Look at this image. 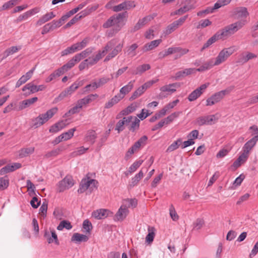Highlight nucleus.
<instances>
[{
    "label": "nucleus",
    "mask_w": 258,
    "mask_h": 258,
    "mask_svg": "<svg viewBox=\"0 0 258 258\" xmlns=\"http://www.w3.org/2000/svg\"><path fill=\"white\" fill-rule=\"evenodd\" d=\"M178 27L176 25V24L173 22L170 25H168L165 31V33L166 34H169L174 31H175L176 29H177Z\"/></svg>",
    "instance_id": "obj_63"
},
{
    "label": "nucleus",
    "mask_w": 258,
    "mask_h": 258,
    "mask_svg": "<svg viewBox=\"0 0 258 258\" xmlns=\"http://www.w3.org/2000/svg\"><path fill=\"white\" fill-rule=\"evenodd\" d=\"M98 97V95L97 94H90L78 100L76 104L66 113L65 116H69L71 114L79 112L84 106L94 101Z\"/></svg>",
    "instance_id": "obj_3"
},
{
    "label": "nucleus",
    "mask_w": 258,
    "mask_h": 258,
    "mask_svg": "<svg viewBox=\"0 0 258 258\" xmlns=\"http://www.w3.org/2000/svg\"><path fill=\"white\" fill-rule=\"evenodd\" d=\"M93 51V48H88L85 50L82 51L81 53H78L75 56L77 57L79 61L82 60V59L86 57L89 54H90Z\"/></svg>",
    "instance_id": "obj_47"
},
{
    "label": "nucleus",
    "mask_w": 258,
    "mask_h": 258,
    "mask_svg": "<svg viewBox=\"0 0 258 258\" xmlns=\"http://www.w3.org/2000/svg\"><path fill=\"white\" fill-rule=\"evenodd\" d=\"M97 138V135L95 132L93 130H89L87 132L85 140L87 142H89L91 144H94Z\"/></svg>",
    "instance_id": "obj_42"
},
{
    "label": "nucleus",
    "mask_w": 258,
    "mask_h": 258,
    "mask_svg": "<svg viewBox=\"0 0 258 258\" xmlns=\"http://www.w3.org/2000/svg\"><path fill=\"white\" fill-rule=\"evenodd\" d=\"M143 160H139L134 162L129 167L127 171L124 173L125 175L127 176L128 174H131L132 173L135 172L137 169L142 165Z\"/></svg>",
    "instance_id": "obj_39"
},
{
    "label": "nucleus",
    "mask_w": 258,
    "mask_h": 258,
    "mask_svg": "<svg viewBox=\"0 0 258 258\" xmlns=\"http://www.w3.org/2000/svg\"><path fill=\"white\" fill-rule=\"evenodd\" d=\"M169 214L171 219L173 221H177L179 218V217L172 205H171L169 208Z\"/></svg>",
    "instance_id": "obj_59"
},
{
    "label": "nucleus",
    "mask_w": 258,
    "mask_h": 258,
    "mask_svg": "<svg viewBox=\"0 0 258 258\" xmlns=\"http://www.w3.org/2000/svg\"><path fill=\"white\" fill-rule=\"evenodd\" d=\"M197 72V69L195 68L185 69L176 72L174 76V79L176 80H179L189 75L195 74Z\"/></svg>",
    "instance_id": "obj_20"
},
{
    "label": "nucleus",
    "mask_w": 258,
    "mask_h": 258,
    "mask_svg": "<svg viewBox=\"0 0 258 258\" xmlns=\"http://www.w3.org/2000/svg\"><path fill=\"white\" fill-rule=\"evenodd\" d=\"M181 143V140L180 139H178L176 141L174 142L172 144H171L167 148V152H171L177 149L180 144Z\"/></svg>",
    "instance_id": "obj_55"
},
{
    "label": "nucleus",
    "mask_w": 258,
    "mask_h": 258,
    "mask_svg": "<svg viewBox=\"0 0 258 258\" xmlns=\"http://www.w3.org/2000/svg\"><path fill=\"white\" fill-rule=\"evenodd\" d=\"M34 151V147L22 148L18 151V155L19 158H22L33 154Z\"/></svg>",
    "instance_id": "obj_34"
},
{
    "label": "nucleus",
    "mask_w": 258,
    "mask_h": 258,
    "mask_svg": "<svg viewBox=\"0 0 258 258\" xmlns=\"http://www.w3.org/2000/svg\"><path fill=\"white\" fill-rule=\"evenodd\" d=\"M20 49H21L20 46H12L8 49H7L5 51V52L4 53V57L6 58V57H7L8 56H9V55H12L14 53L17 52Z\"/></svg>",
    "instance_id": "obj_46"
},
{
    "label": "nucleus",
    "mask_w": 258,
    "mask_h": 258,
    "mask_svg": "<svg viewBox=\"0 0 258 258\" xmlns=\"http://www.w3.org/2000/svg\"><path fill=\"white\" fill-rule=\"evenodd\" d=\"M123 47L122 44H118L114 49L113 50L109 53L106 57L104 59V61H108L110 59L113 58L115 56L117 55V54L120 52L122 50V48Z\"/></svg>",
    "instance_id": "obj_35"
},
{
    "label": "nucleus",
    "mask_w": 258,
    "mask_h": 258,
    "mask_svg": "<svg viewBox=\"0 0 258 258\" xmlns=\"http://www.w3.org/2000/svg\"><path fill=\"white\" fill-rule=\"evenodd\" d=\"M38 100L37 97H34L30 99L24 100L20 102L19 110L24 109L34 103Z\"/></svg>",
    "instance_id": "obj_31"
},
{
    "label": "nucleus",
    "mask_w": 258,
    "mask_h": 258,
    "mask_svg": "<svg viewBox=\"0 0 258 258\" xmlns=\"http://www.w3.org/2000/svg\"><path fill=\"white\" fill-rule=\"evenodd\" d=\"M153 19V17L150 16H146L142 19H140L134 27V31H136L139 30L140 28L145 25L148 22L150 21Z\"/></svg>",
    "instance_id": "obj_33"
},
{
    "label": "nucleus",
    "mask_w": 258,
    "mask_h": 258,
    "mask_svg": "<svg viewBox=\"0 0 258 258\" xmlns=\"http://www.w3.org/2000/svg\"><path fill=\"white\" fill-rule=\"evenodd\" d=\"M88 239L89 238L87 235L79 233H75L71 238V241L76 243L86 242Z\"/></svg>",
    "instance_id": "obj_32"
},
{
    "label": "nucleus",
    "mask_w": 258,
    "mask_h": 258,
    "mask_svg": "<svg viewBox=\"0 0 258 258\" xmlns=\"http://www.w3.org/2000/svg\"><path fill=\"white\" fill-rule=\"evenodd\" d=\"M61 151L62 150L59 148L56 149L55 150H52L51 151L47 153L45 155V157L46 158L55 157L59 155Z\"/></svg>",
    "instance_id": "obj_60"
},
{
    "label": "nucleus",
    "mask_w": 258,
    "mask_h": 258,
    "mask_svg": "<svg viewBox=\"0 0 258 258\" xmlns=\"http://www.w3.org/2000/svg\"><path fill=\"white\" fill-rule=\"evenodd\" d=\"M80 61L77 57L75 55L70 60H69L66 64L62 66L63 69L66 72L72 69L77 63Z\"/></svg>",
    "instance_id": "obj_41"
},
{
    "label": "nucleus",
    "mask_w": 258,
    "mask_h": 258,
    "mask_svg": "<svg viewBox=\"0 0 258 258\" xmlns=\"http://www.w3.org/2000/svg\"><path fill=\"white\" fill-rule=\"evenodd\" d=\"M57 111L58 108L54 107L48 110L44 113L40 114L38 116L32 120V126L35 128L41 126L49 119L51 118Z\"/></svg>",
    "instance_id": "obj_4"
},
{
    "label": "nucleus",
    "mask_w": 258,
    "mask_h": 258,
    "mask_svg": "<svg viewBox=\"0 0 258 258\" xmlns=\"http://www.w3.org/2000/svg\"><path fill=\"white\" fill-rule=\"evenodd\" d=\"M222 38L221 35H220V33H217L215 35H214L212 37L209 38L206 43L203 46L202 48V50L209 47L214 43H215L217 40L219 39Z\"/></svg>",
    "instance_id": "obj_36"
},
{
    "label": "nucleus",
    "mask_w": 258,
    "mask_h": 258,
    "mask_svg": "<svg viewBox=\"0 0 258 258\" xmlns=\"http://www.w3.org/2000/svg\"><path fill=\"white\" fill-rule=\"evenodd\" d=\"M258 141V135H255L250 140L248 141L243 147V153L249 156V153L251 149L255 145Z\"/></svg>",
    "instance_id": "obj_15"
},
{
    "label": "nucleus",
    "mask_w": 258,
    "mask_h": 258,
    "mask_svg": "<svg viewBox=\"0 0 258 258\" xmlns=\"http://www.w3.org/2000/svg\"><path fill=\"white\" fill-rule=\"evenodd\" d=\"M83 17V15H76L73 19H72L64 27V29H67L73 25L75 24L78 21Z\"/></svg>",
    "instance_id": "obj_53"
},
{
    "label": "nucleus",
    "mask_w": 258,
    "mask_h": 258,
    "mask_svg": "<svg viewBox=\"0 0 258 258\" xmlns=\"http://www.w3.org/2000/svg\"><path fill=\"white\" fill-rule=\"evenodd\" d=\"M196 2L195 0H186L185 5L177 10L172 12L171 15H181L186 12L194 9L196 7Z\"/></svg>",
    "instance_id": "obj_10"
},
{
    "label": "nucleus",
    "mask_w": 258,
    "mask_h": 258,
    "mask_svg": "<svg viewBox=\"0 0 258 258\" xmlns=\"http://www.w3.org/2000/svg\"><path fill=\"white\" fill-rule=\"evenodd\" d=\"M218 66L215 59L212 58L203 64L199 68L196 69L197 72H204L212 68L214 66Z\"/></svg>",
    "instance_id": "obj_22"
},
{
    "label": "nucleus",
    "mask_w": 258,
    "mask_h": 258,
    "mask_svg": "<svg viewBox=\"0 0 258 258\" xmlns=\"http://www.w3.org/2000/svg\"><path fill=\"white\" fill-rule=\"evenodd\" d=\"M209 85V83L203 84L193 91L188 96V101L191 102L196 100L203 94Z\"/></svg>",
    "instance_id": "obj_11"
},
{
    "label": "nucleus",
    "mask_w": 258,
    "mask_h": 258,
    "mask_svg": "<svg viewBox=\"0 0 258 258\" xmlns=\"http://www.w3.org/2000/svg\"><path fill=\"white\" fill-rule=\"evenodd\" d=\"M148 234L146 237V242L148 243H151L154 240L155 233V228L153 227H149L148 229Z\"/></svg>",
    "instance_id": "obj_44"
},
{
    "label": "nucleus",
    "mask_w": 258,
    "mask_h": 258,
    "mask_svg": "<svg viewBox=\"0 0 258 258\" xmlns=\"http://www.w3.org/2000/svg\"><path fill=\"white\" fill-rule=\"evenodd\" d=\"M147 140L148 137L146 136H143L134 143L132 147L135 152H138L142 147H144L146 144Z\"/></svg>",
    "instance_id": "obj_28"
},
{
    "label": "nucleus",
    "mask_w": 258,
    "mask_h": 258,
    "mask_svg": "<svg viewBox=\"0 0 258 258\" xmlns=\"http://www.w3.org/2000/svg\"><path fill=\"white\" fill-rule=\"evenodd\" d=\"M133 118V117L132 116L124 117L116 123L115 130L117 131L118 133H119L124 129V125H127L131 122Z\"/></svg>",
    "instance_id": "obj_18"
},
{
    "label": "nucleus",
    "mask_w": 258,
    "mask_h": 258,
    "mask_svg": "<svg viewBox=\"0 0 258 258\" xmlns=\"http://www.w3.org/2000/svg\"><path fill=\"white\" fill-rule=\"evenodd\" d=\"M257 55L252 52H247L245 54H241L237 62L241 64H244L247 62L248 60L255 58Z\"/></svg>",
    "instance_id": "obj_30"
},
{
    "label": "nucleus",
    "mask_w": 258,
    "mask_h": 258,
    "mask_svg": "<svg viewBox=\"0 0 258 258\" xmlns=\"http://www.w3.org/2000/svg\"><path fill=\"white\" fill-rule=\"evenodd\" d=\"M228 93V91L226 90L215 93L206 100V106H212L220 102Z\"/></svg>",
    "instance_id": "obj_8"
},
{
    "label": "nucleus",
    "mask_w": 258,
    "mask_h": 258,
    "mask_svg": "<svg viewBox=\"0 0 258 258\" xmlns=\"http://www.w3.org/2000/svg\"><path fill=\"white\" fill-rule=\"evenodd\" d=\"M133 86V82L130 81L126 85H125L120 89L119 94L123 95L124 98L125 95L132 90Z\"/></svg>",
    "instance_id": "obj_43"
},
{
    "label": "nucleus",
    "mask_w": 258,
    "mask_h": 258,
    "mask_svg": "<svg viewBox=\"0 0 258 258\" xmlns=\"http://www.w3.org/2000/svg\"><path fill=\"white\" fill-rule=\"evenodd\" d=\"M36 88V85L32 83H29L23 87L22 91L24 92V95L27 96L37 92Z\"/></svg>",
    "instance_id": "obj_29"
},
{
    "label": "nucleus",
    "mask_w": 258,
    "mask_h": 258,
    "mask_svg": "<svg viewBox=\"0 0 258 258\" xmlns=\"http://www.w3.org/2000/svg\"><path fill=\"white\" fill-rule=\"evenodd\" d=\"M67 125V120H61L52 125L50 127L49 131L50 133H55L66 127Z\"/></svg>",
    "instance_id": "obj_25"
},
{
    "label": "nucleus",
    "mask_w": 258,
    "mask_h": 258,
    "mask_svg": "<svg viewBox=\"0 0 258 258\" xmlns=\"http://www.w3.org/2000/svg\"><path fill=\"white\" fill-rule=\"evenodd\" d=\"M236 49L234 46H231L227 48L222 49L218 53L217 57L214 58L218 66L226 61Z\"/></svg>",
    "instance_id": "obj_7"
},
{
    "label": "nucleus",
    "mask_w": 258,
    "mask_h": 258,
    "mask_svg": "<svg viewBox=\"0 0 258 258\" xmlns=\"http://www.w3.org/2000/svg\"><path fill=\"white\" fill-rule=\"evenodd\" d=\"M215 120L216 118L215 115H212L198 118L197 119V123L200 125L212 124Z\"/></svg>",
    "instance_id": "obj_26"
},
{
    "label": "nucleus",
    "mask_w": 258,
    "mask_h": 258,
    "mask_svg": "<svg viewBox=\"0 0 258 258\" xmlns=\"http://www.w3.org/2000/svg\"><path fill=\"white\" fill-rule=\"evenodd\" d=\"M135 7L136 5L134 1H124L117 6H114L112 8V10L115 12H118L122 10H129Z\"/></svg>",
    "instance_id": "obj_14"
},
{
    "label": "nucleus",
    "mask_w": 258,
    "mask_h": 258,
    "mask_svg": "<svg viewBox=\"0 0 258 258\" xmlns=\"http://www.w3.org/2000/svg\"><path fill=\"white\" fill-rule=\"evenodd\" d=\"M56 16L55 14L50 12L46 13L43 15L36 23V25L37 26H41L43 24L50 21Z\"/></svg>",
    "instance_id": "obj_23"
},
{
    "label": "nucleus",
    "mask_w": 258,
    "mask_h": 258,
    "mask_svg": "<svg viewBox=\"0 0 258 258\" xmlns=\"http://www.w3.org/2000/svg\"><path fill=\"white\" fill-rule=\"evenodd\" d=\"M159 81L158 79H156L155 80H150L145 83H144L142 86L141 87L145 91L148 88H150L151 86H152L154 84L157 83Z\"/></svg>",
    "instance_id": "obj_62"
},
{
    "label": "nucleus",
    "mask_w": 258,
    "mask_h": 258,
    "mask_svg": "<svg viewBox=\"0 0 258 258\" xmlns=\"http://www.w3.org/2000/svg\"><path fill=\"white\" fill-rule=\"evenodd\" d=\"M97 183L98 182L96 180L91 178L88 175H87L85 177L82 179L78 192L82 194L89 190V192H91L97 188Z\"/></svg>",
    "instance_id": "obj_5"
},
{
    "label": "nucleus",
    "mask_w": 258,
    "mask_h": 258,
    "mask_svg": "<svg viewBox=\"0 0 258 258\" xmlns=\"http://www.w3.org/2000/svg\"><path fill=\"white\" fill-rule=\"evenodd\" d=\"M180 85L179 83H174L164 85L160 88L162 92H167L168 94H172L175 92L177 89L179 88Z\"/></svg>",
    "instance_id": "obj_16"
},
{
    "label": "nucleus",
    "mask_w": 258,
    "mask_h": 258,
    "mask_svg": "<svg viewBox=\"0 0 258 258\" xmlns=\"http://www.w3.org/2000/svg\"><path fill=\"white\" fill-rule=\"evenodd\" d=\"M9 185V180L7 176L0 177V190L6 189Z\"/></svg>",
    "instance_id": "obj_51"
},
{
    "label": "nucleus",
    "mask_w": 258,
    "mask_h": 258,
    "mask_svg": "<svg viewBox=\"0 0 258 258\" xmlns=\"http://www.w3.org/2000/svg\"><path fill=\"white\" fill-rule=\"evenodd\" d=\"M83 228L86 234H90L92 229V225L88 220H85L83 223Z\"/></svg>",
    "instance_id": "obj_56"
},
{
    "label": "nucleus",
    "mask_w": 258,
    "mask_h": 258,
    "mask_svg": "<svg viewBox=\"0 0 258 258\" xmlns=\"http://www.w3.org/2000/svg\"><path fill=\"white\" fill-rule=\"evenodd\" d=\"M212 22L209 19L201 20L197 26L198 29L203 28L211 25Z\"/></svg>",
    "instance_id": "obj_61"
},
{
    "label": "nucleus",
    "mask_w": 258,
    "mask_h": 258,
    "mask_svg": "<svg viewBox=\"0 0 258 258\" xmlns=\"http://www.w3.org/2000/svg\"><path fill=\"white\" fill-rule=\"evenodd\" d=\"M178 112H173L169 116H168L167 117L163 119V120L165 122L166 124H168L171 122L172 121H173L174 120V119H175L178 116Z\"/></svg>",
    "instance_id": "obj_58"
},
{
    "label": "nucleus",
    "mask_w": 258,
    "mask_h": 258,
    "mask_svg": "<svg viewBox=\"0 0 258 258\" xmlns=\"http://www.w3.org/2000/svg\"><path fill=\"white\" fill-rule=\"evenodd\" d=\"M77 89L73 83L70 87L62 91L55 98V100L57 101H60L65 97L71 95Z\"/></svg>",
    "instance_id": "obj_17"
},
{
    "label": "nucleus",
    "mask_w": 258,
    "mask_h": 258,
    "mask_svg": "<svg viewBox=\"0 0 258 258\" xmlns=\"http://www.w3.org/2000/svg\"><path fill=\"white\" fill-rule=\"evenodd\" d=\"M74 183L73 178L70 176H66L57 184V190L59 192H63L73 186Z\"/></svg>",
    "instance_id": "obj_9"
},
{
    "label": "nucleus",
    "mask_w": 258,
    "mask_h": 258,
    "mask_svg": "<svg viewBox=\"0 0 258 258\" xmlns=\"http://www.w3.org/2000/svg\"><path fill=\"white\" fill-rule=\"evenodd\" d=\"M144 176V171L143 168H142L141 170L136 174L134 177H133L131 179V183L130 185L131 187H134L135 185H137L140 180L142 179V178Z\"/></svg>",
    "instance_id": "obj_37"
},
{
    "label": "nucleus",
    "mask_w": 258,
    "mask_h": 258,
    "mask_svg": "<svg viewBox=\"0 0 258 258\" xmlns=\"http://www.w3.org/2000/svg\"><path fill=\"white\" fill-rule=\"evenodd\" d=\"M112 215L113 212L105 209H100L93 211L92 213V216L98 220L106 218Z\"/></svg>",
    "instance_id": "obj_13"
},
{
    "label": "nucleus",
    "mask_w": 258,
    "mask_h": 258,
    "mask_svg": "<svg viewBox=\"0 0 258 258\" xmlns=\"http://www.w3.org/2000/svg\"><path fill=\"white\" fill-rule=\"evenodd\" d=\"M47 210V204L43 202L39 209V214H41L43 217H45L46 216Z\"/></svg>",
    "instance_id": "obj_64"
},
{
    "label": "nucleus",
    "mask_w": 258,
    "mask_h": 258,
    "mask_svg": "<svg viewBox=\"0 0 258 258\" xmlns=\"http://www.w3.org/2000/svg\"><path fill=\"white\" fill-rule=\"evenodd\" d=\"M99 84L98 83V81L97 82H93L92 84H90L87 85H86L84 88V92H88L91 90H96V89L100 87Z\"/></svg>",
    "instance_id": "obj_54"
},
{
    "label": "nucleus",
    "mask_w": 258,
    "mask_h": 258,
    "mask_svg": "<svg viewBox=\"0 0 258 258\" xmlns=\"http://www.w3.org/2000/svg\"><path fill=\"white\" fill-rule=\"evenodd\" d=\"M133 119L134 120L133 121L132 120L131 121L132 122L131 124L128 126V130L132 132H134L139 128L140 122V120L137 117H133Z\"/></svg>",
    "instance_id": "obj_49"
},
{
    "label": "nucleus",
    "mask_w": 258,
    "mask_h": 258,
    "mask_svg": "<svg viewBox=\"0 0 258 258\" xmlns=\"http://www.w3.org/2000/svg\"><path fill=\"white\" fill-rule=\"evenodd\" d=\"M114 44V40L109 41L102 50H99L98 52L92 57H90L82 61L79 66L80 71L85 69L88 66H92L96 64L103 56H104L111 48Z\"/></svg>",
    "instance_id": "obj_2"
},
{
    "label": "nucleus",
    "mask_w": 258,
    "mask_h": 258,
    "mask_svg": "<svg viewBox=\"0 0 258 258\" xmlns=\"http://www.w3.org/2000/svg\"><path fill=\"white\" fill-rule=\"evenodd\" d=\"M245 24V21H240L229 25L221 30L220 35L222 38L231 36L240 30Z\"/></svg>",
    "instance_id": "obj_6"
},
{
    "label": "nucleus",
    "mask_w": 258,
    "mask_h": 258,
    "mask_svg": "<svg viewBox=\"0 0 258 258\" xmlns=\"http://www.w3.org/2000/svg\"><path fill=\"white\" fill-rule=\"evenodd\" d=\"M35 70V67L32 68L31 70L27 72L25 75H23L17 82L16 87L18 88L22 85L25 84L32 76L33 73Z\"/></svg>",
    "instance_id": "obj_21"
},
{
    "label": "nucleus",
    "mask_w": 258,
    "mask_h": 258,
    "mask_svg": "<svg viewBox=\"0 0 258 258\" xmlns=\"http://www.w3.org/2000/svg\"><path fill=\"white\" fill-rule=\"evenodd\" d=\"M161 42L162 40L160 39L152 41L144 45L142 48V50L144 52H145L153 50L158 47Z\"/></svg>",
    "instance_id": "obj_24"
},
{
    "label": "nucleus",
    "mask_w": 258,
    "mask_h": 258,
    "mask_svg": "<svg viewBox=\"0 0 258 258\" xmlns=\"http://www.w3.org/2000/svg\"><path fill=\"white\" fill-rule=\"evenodd\" d=\"M44 236L47 239L48 243H54L56 245L59 244L57 235L54 230L50 231V234L47 231H45Z\"/></svg>",
    "instance_id": "obj_19"
},
{
    "label": "nucleus",
    "mask_w": 258,
    "mask_h": 258,
    "mask_svg": "<svg viewBox=\"0 0 258 258\" xmlns=\"http://www.w3.org/2000/svg\"><path fill=\"white\" fill-rule=\"evenodd\" d=\"M249 156L242 153L235 161L233 164V166L235 168L239 167L242 164L244 163L247 160Z\"/></svg>",
    "instance_id": "obj_38"
},
{
    "label": "nucleus",
    "mask_w": 258,
    "mask_h": 258,
    "mask_svg": "<svg viewBox=\"0 0 258 258\" xmlns=\"http://www.w3.org/2000/svg\"><path fill=\"white\" fill-rule=\"evenodd\" d=\"M76 131V127L69 130L68 132L63 133L60 135L63 141H67L71 139L74 134V132Z\"/></svg>",
    "instance_id": "obj_45"
},
{
    "label": "nucleus",
    "mask_w": 258,
    "mask_h": 258,
    "mask_svg": "<svg viewBox=\"0 0 258 258\" xmlns=\"http://www.w3.org/2000/svg\"><path fill=\"white\" fill-rule=\"evenodd\" d=\"M129 213L127 207L124 205H122L118 209V211L114 215V220L115 221H122L124 220Z\"/></svg>",
    "instance_id": "obj_12"
},
{
    "label": "nucleus",
    "mask_w": 258,
    "mask_h": 258,
    "mask_svg": "<svg viewBox=\"0 0 258 258\" xmlns=\"http://www.w3.org/2000/svg\"><path fill=\"white\" fill-rule=\"evenodd\" d=\"M99 7V5L98 4L94 5L93 6L88 7L82 11L80 14H82L81 15H83V17H85L89 14H90L93 12L96 11Z\"/></svg>",
    "instance_id": "obj_48"
},
{
    "label": "nucleus",
    "mask_w": 258,
    "mask_h": 258,
    "mask_svg": "<svg viewBox=\"0 0 258 258\" xmlns=\"http://www.w3.org/2000/svg\"><path fill=\"white\" fill-rule=\"evenodd\" d=\"M88 150V148L82 146L77 148L72 154L73 156H77L84 154Z\"/></svg>",
    "instance_id": "obj_57"
},
{
    "label": "nucleus",
    "mask_w": 258,
    "mask_h": 258,
    "mask_svg": "<svg viewBox=\"0 0 258 258\" xmlns=\"http://www.w3.org/2000/svg\"><path fill=\"white\" fill-rule=\"evenodd\" d=\"M145 92L144 90L141 87H139L133 93L132 95L130 98V101H133L136 98H138L140 96H141Z\"/></svg>",
    "instance_id": "obj_52"
},
{
    "label": "nucleus",
    "mask_w": 258,
    "mask_h": 258,
    "mask_svg": "<svg viewBox=\"0 0 258 258\" xmlns=\"http://www.w3.org/2000/svg\"><path fill=\"white\" fill-rule=\"evenodd\" d=\"M72 226L71 223L67 220H63L61 221L57 227V229L59 231L62 230L63 228H66L67 230L72 229Z\"/></svg>",
    "instance_id": "obj_50"
},
{
    "label": "nucleus",
    "mask_w": 258,
    "mask_h": 258,
    "mask_svg": "<svg viewBox=\"0 0 258 258\" xmlns=\"http://www.w3.org/2000/svg\"><path fill=\"white\" fill-rule=\"evenodd\" d=\"M150 68L151 67L149 64H143L138 66L136 70L132 73V74L135 75H141L145 71L150 70Z\"/></svg>",
    "instance_id": "obj_40"
},
{
    "label": "nucleus",
    "mask_w": 258,
    "mask_h": 258,
    "mask_svg": "<svg viewBox=\"0 0 258 258\" xmlns=\"http://www.w3.org/2000/svg\"><path fill=\"white\" fill-rule=\"evenodd\" d=\"M128 15L126 12L120 13L110 17L102 25L104 28H112L108 31L106 35L108 37H112L119 31L125 25Z\"/></svg>",
    "instance_id": "obj_1"
},
{
    "label": "nucleus",
    "mask_w": 258,
    "mask_h": 258,
    "mask_svg": "<svg viewBox=\"0 0 258 258\" xmlns=\"http://www.w3.org/2000/svg\"><path fill=\"white\" fill-rule=\"evenodd\" d=\"M233 13L237 18H246L249 15L247 9L245 7H243L235 8L233 10Z\"/></svg>",
    "instance_id": "obj_27"
}]
</instances>
